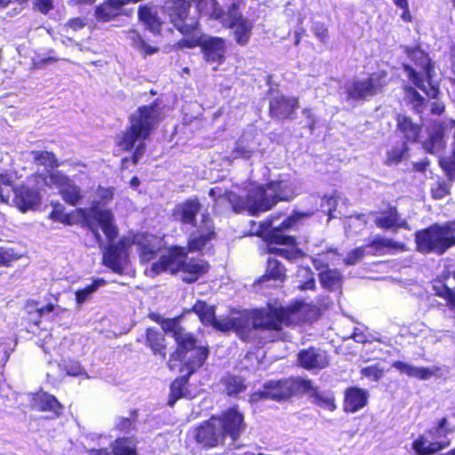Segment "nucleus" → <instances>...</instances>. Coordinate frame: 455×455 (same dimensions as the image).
<instances>
[{
  "instance_id": "1",
  "label": "nucleus",
  "mask_w": 455,
  "mask_h": 455,
  "mask_svg": "<svg viewBox=\"0 0 455 455\" xmlns=\"http://www.w3.org/2000/svg\"><path fill=\"white\" fill-rule=\"evenodd\" d=\"M298 188V182L294 180L271 181L266 186L250 189L245 198L230 194L228 199L235 212L247 211L251 215H256L270 210L279 201L291 200Z\"/></svg>"
},
{
  "instance_id": "2",
  "label": "nucleus",
  "mask_w": 455,
  "mask_h": 455,
  "mask_svg": "<svg viewBox=\"0 0 455 455\" xmlns=\"http://www.w3.org/2000/svg\"><path fill=\"white\" fill-rule=\"evenodd\" d=\"M161 110L156 104L140 107L131 116L130 127L122 133L117 142L121 149L132 151V164H136L146 152L145 140L160 121Z\"/></svg>"
},
{
  "instance_id": "3",
  "label": "nucleus",
  "mask_w": 455,
  "mask_h": 455,
  "mask_svg": "<svg viewBox=\"0 0 455 455\" xmlns=\"http://www.w3.org/2000/svg\"><path fill=\"white\" fill-rule=\"evenodd\" d=\"M319 315L320 310L316 306L296 301L287 307L257 310L252 316V323L257 328L279 331L283 325L289 326L315 321Z\"/></svg>"
},
{
  "instance_id": "4",
  "label": "nucleus",
  "mask_w": 455,
  "mask_h": 455,
  "mask_svg": "<svg viewBox=\"0 0 455 455\" xmlns=\"http://www.w3.org/2000/svg\"><path fill=\"white\" fill-rule=\"evenodd\" d=\"M307 216H309L307 213H295L280 224H275L280 218V215H276L261 222L259 232L266 235L268 242L267 252L277 254L288 260L303 257V252L296 247L295 238L284 235L283 231L291 228L300 219Z\"/></svg>"
},
{
  "instance_id": "5",
  "label": "nucleus",
  "mask_w": 455,
  "mask_h": 455,
  "mask_svg": "<svg viewBox=\"0 0 455 455\" xmlns=\"http://www.w3.org/2000/svg\"><path fill=\"white\" fill-rule=\"evenodd\" d=\"M114 193L111 188L100 187L96 191L95 198L89 208L78 209L79 214L84 218L89 229L97 240L100 246L102 245V237L99 232L100 227L109 242L117 236V227L114 222V214L111 211L100 209V205H106L113 199Z\"/></svg>"
},
{
  "instance_id": "6",
  "label": "nucleus",
  "mask_w": 455,
  "mask_h": 455,
  "mask_svg": "<svg viewBox=\"0 0 455 455\" xmlns=\"http://www.w3.org/2000/svg\"><path fill=\"white\" fill-rule=\"evenodd\" d=\"M183 248H173L168 251L167 254L161 255L160 260L151 265L147 269L148 275H157L163 271L180 273V278L187 283L196 281L207 271L208 265L198 259H188Z\"/></svg>"
},
{
  "instance_id": "7",
  "label": "nucleus",
  "mask_w": 455,
  "mask_h": 455,
  "mask_svg": "<svg viewBox=\"0 0 455 455\" xmlns=\"http://www.w3.org/2000/svg\"><path fill=\"white\" fill-rule=\"evenodd\" d=\"M417 249L423 253L443 254L455 245V220L443 224H433L416 233Z\"/></svg>"
},
{
  "instance_id": "8",
  "label": "nucleus",
  "mask_w": 455,
  "mask_h": 455,
  "mask_svg": "<svg viewBox=\"0 0 455 455\" xmlns=\"http://www.w3.org/2000/svg\"><path fill=\"white\" fill-rule=\"evenodd\" d=\"M209 4L212 10L209 12V17L220 20L227 28H234L233 34L236 44L242 46L246 45L250 41L253 24L240 13L239 4L232 2L225 12L219 6L216 0H210Z\"/></svg>"
},
{
  "instance_id": "9",
  "label": "nucleus",
  "mask_w": 455,
  "mask_h": 455,
  "mask_svg": "<svg viewBox=\"0 0 455 455\" xmlns=\"http://www.w3.org/2000/svg\"><path fill=\"white\" fill-rule=\"evenodd\" d=\"M408 56L419 67V70H416L405 66L410 80L427 95L435 98L438 94V88L431 81L433 66L430 59L423 51L417 48L408 51Z\"/></svg>"
},
{
  "instance_id": "10",
  "label": "nucleus",
  "mask_w": 455,
  "mask_h": 455,
  "mask_svg": "<svg viewBox=\"0 0 455 455\" xmlns=\"http://www.w3.org/2000/svg\"><path fill=\"white\" fill-rule=\"evenodd\" d=\"M387 84V74L385 71L371 73L366 79H355L346 83L344 88L347 99L365 100L381 92Z\"/></svg>"
},
{
  "instance_id": "11",
  "label": "nucleus",
  "mask_w": 455,
  "mask_h": 455,
  "mask_svg": "<svg viewBox=\"0 0 455 455\" xmlns=\"http://www.w3.org/2000/svg\"><path fill=\"white\" fill-rule=\"evenodd\" d=\"M36 178L46 186L58 188L62 199L70 205H76L83 198L81 188L59 171H52Z\"/></svg>"
},
{
  "instance_id": "12",
  "label": "nucleus",
  "mask_w": 455,
  "mask_h": 455,
  "mask_svg": "<svg viewBox=\"0 0 455 455\" xmlns=\"http://www.w3.org/2000/svg\"><path fill=\"white\" fill-rule=\"evenodd\" d=\"M191 339V345L178 346L176 354L171 356L172 360L180 359L184 362L188 376L203 366L209 355L208 347L197 341L192 334Z\"/></svg>"
},
{
  "instance_id": "13",
  "label": "nucleus",
  "mask_w": 455,
  "mask_h": 455,
  "mask_svg": "<svg viewBox=\"0 0 455 455\" xmlns=\"http://www.w3.org/2000/svg\"><path fill=\"white\" fill-rule=\"evenodd\" d=\"M188 7L186 0H172L166 5L172 23L182 34H188L198 26L196 18L188 16Z\"/></svg>"
},
{
  "instance_id": "14",
  "label": "nucleus",
  "mask_w": 455,
  "mask_h": 455,
  "mask_svg": "<svg viewBox=\"0 0 455 455\" xmlns=\"http://www.w3.org/2000/svg\"><path fill=\"white\" fill-rule=\"evenodd\" d=\"M298 389L295 379H286L282 380H271L264 385L263 391L254 393L251 400L257 402L260 399L283 400L292 395Z\"/></svg>"
},
{
  "instance_id": "15",
  "label": "nucleus",
  "mask_w": 455,
  "mask_h": 455,
  "mask_svg": "<svg viewBox=\"0 0 455 455\" xmlns=\"http://www.w3.org/2000/svg\"><path fill=\"white\" fill-rule=\"evenodd\" d=\"M449 128L454 129L452 156L455 157V120L435 122L429 131V139L423 143L424 149L431 154L440 153L445 147L444 132Z\"/></svg>"
},
{
  "instance_id": "16",
  "label": "nucleus",
  "mask_w": 455,
  "mask_h": 455,
  "mask_svg": "<svg viewBox=\"0 0 455 455\" xmlns=\"http://www.w3.org/2000/svg\"><path fill=\"white\" fill-rule=\"evenodd\" d=\"M215 419L223 432L224 437L229 436L232 440H236L246 428L243 415L235 408L229 409L215 417Z\"/></svg>"
},
{
  "instance_id": "17",
  "label": "nucleus",
  "mask_w": 455,
  "mask_h": 455,
  "mask_svg": "<svg viewBox=\"0 0 455 455\" xmlns=\"http://www.w3.org/2000/svg\"><path fill=\"white\" fill-rule=\"evenodd\" d=\"M201 50L206 62L220 65L225 60L226 40L219 36H202Z\"/></svg>"
},
{
  "instance_id": "18",
  "label": "nucleus",
  "mask_w": 455,
  "mask_h": 455,
  "mask_svg": "<svg viewBox=\"0 0 455 455\" xmlns=\"http://www.w3.org/2000/svg\"><path fill=\"white\" fill-rule=\"evenodd\" d=\"M10 179V192L7 200L1 201L2 203H8L10 199L11 193L12 192L14 196L12 199V203L14 205L20 209L21 212H26L28 210L33 209L36 205H37L41 200L40 194L37 190L29 188L25 186L19 187L15 189L12 188V179L10 176L5 174Z\"/></svg>"
},
{
  "instance_id": "19",
  "label": "nucleus",
  "mask_w": 455,
  "mask_h": 455,
  "mask_svg": "<svg viewBox=\"0 0 455 455\" xmlns=\"http://www.w3.org/2000/svg\"><path fill=\"white\" fill-rule=\"evenodd\" d=\"M196 441L207 447H215L224 441L223 432H221L215 417L204 421L195 430Z\"/></svg>"
},
{
  "instance_id": "20",
  "label": "nucleus",
  "mask_w": 455,
  "mask_h": 455,
  "mask_svg": "<svg viewBox=\"0 0 455 455\" xmlns=\"http://www.w3.org/2000/svg\"><path fill=\"white\" fill-rule=\"evenodd\" d=\"M298 361L301 367L309 371H320L329 364L327 353L316 347L301 350L298 354Z\"/></svg>"
},
{
  "instance_id": "21",
  "label": "nucleus",
  "mask_w": 455,
  "mask_h": 455,
  "mask_svg": "<svg viewBox=\"0 0 455 455\" xmlns=\"http://www.w3.org/2000/svg\"><path fill=\"white\" fill-rule=\"evenodd\" d=\"M197 232L198 234H193L188 241V250L190 251L202 250L214 236L213 224L208 214L203 213L201 215V223L197 227Z\"/></svg>"
},
{
  "instance_id": "22",
  "label": "nucleus",
  "mask_w": 455,
  "mask_h": 455,
  "mask_svg": "<svg viewBox=\"0 0 455 455\" xmlns=\"http://www.w3.org/2000/svg\"><path fill=\"white\" fill-rule=\"evenodd\" d=\"M133 244L137 246L140 260L148 262L160 251L161 241L153 235L137 234L133 236Z\"/></svg>"
},
{
  "instance_id": "23",
  "label": "nucleus",
  "mask_w": 455,
  "mask_h": 455,
  "mask_svg": "<svg viewBox=\"0 0 455 455\" xmlns=\"http://www.w3.org/2000/svg\"><path fill=\"white\" fill-rule=\"evenodd\" d=\"M257 310L250 313L247 316H238V317H232V318H225V319H216L212 323V325L221 331H228L230 330L234 331H243L246 329H250L251 327L252 329L258 330L259 328L255 327L252 323V316L254 313ZM261 330H264L263 328H260Z\"/></svg>"
},
{
  "instance_id": "24",
  "label": "nucleus",
  "mask_w": 455,
  "mask_h": 455,
  "mask_svg": "<svg viewBox=\"0 0 455 455\" xmlns=\"http://www.w3.org/2000/svg\"><path fill=\"white\" fill-rule=\"evenodd\" d=\"M299 108L297 98H287L283 95H277L269 101V111L272 116L284 118L288 117Z\"/></svg>"
},
{
  "instance_id": "25",
  "label": "nucleus",
  "mask_w": 455,
  "mask_h": 455,
  "mask_svg": "<svg viewBox=\"0 0 455 455\" xmlns=\"http://www.w3.org/2000/svg\"><path fill=\"white\" fill-rule=\"evenodd\" d=\"M369 398L367 390L359 387H349L346 390L344 400V411L356 412L366 406Z\"/></svg>"
},
{
  "instance_id": "26",
  "label": "nucleus",
  "mask_w": 455,
  "mask_h": 455,
  "mask_svg": "<svg viewBox=\"0 0 455 455\" xmlns=\"http://www.w3.org/2000/svg\"><path fill=\"white\" fill-rule=\"evenodd\" d=\"M201 210V204L196 198L187 200L177 205L174 211V217L185 224H191L198 227L196 221V216Z\"/></svg>"
},
{
  "instance_id": "27",
  "label": "nucleus",
  "mask_w": 455,
  "mask_h": 455,
  "mask_svg": "<svg viewBox=\"0 0 455 455\" xmlns=\"http://www.w3.org/2000/svg\"><path fill=\"white\" fill-rule=\"evenodd\" d=\"M126 260L124 246L111 244L103 254V263L116 273H122Z\"/></svg>"
},
{
  "instance_id": "28",
  "label": "nucleus",
  "mask_w": 455,
  "mask_h": 455,
  "mask_svg": "<svg viewBox=\"0 0 455 455\" xmlns=\"http://www.w3.org/2000/svg\"><path fill=\"white\" fill-rule=\"evenodd\" d=\"M30 406L38 411H52L55 415H60L62 410V405L53 395L44 392L32 395Z\"/></svg>"
},
{
  "instance_id": "29",
  "label": "nucleus",
  "mask_w": 455,
  "mask_h": 455,
  "mask_svg": "<svg viewBox=\"0 0 455 455\" xmlns=\"http://www.w3.org/2000/svg\"><path fill=\"white\" fill-rule=\"evenodd\" d=\"M124 4V0H106L97 6L95 17L99 21H109L121 13Z\"/></svg>"
},
{
  "instance_id": "30",
  "label": "nucleus",
  "mask_w": 455,
  "mask_h": 455,
  "mask_svg": "<svg viewBox=\"0 0 455 455\" xmlns=\"http://www.w3.org/2000/svg\"><path fill=\"white\" fill-rule=\"evenodd\" d=\"M393 367L398 370L401 373L406 374L409 377H413L419 379H429L435 375V371L427 367H416L412 364L395 361L393 363Z\"/></svg>"
},
{
  "instance_id": "31",
  "label": "nucleus",
  "mask_w": 455,
  "mask_h": 455,
  "mask_svg": "<svg viewBox=\"0 0 455 455\" xmlns=\"http://www.w3.org/2000/svg\"><path fill=\"white\" fill-rule=\"evenodd\" d=\"M413 450L419 455H430L445 448V443L434 442L427 432L419 435L412 443Z\"/></svg>"
},
{
  "instance_id": "32",
  "label": "nucleus",
  "mask_w": 455,
  "mask_h": 455,
  "mask_svg": "<svg viewBox=\"0 0 455 455\" xmlns=\"http://www.w3.org/2000/svg\"><path fill=\"white\" fill-rule=\"evenodd\" d=\"M162 328L164 331L172 333V337L175 339L178 346L192 344L191 333L186 331L184 328L180 325L178 320L169 319L163 323Z\"/></svg>"
},
{
  "instance_id": "33",
  "label": "nucleus",
  "mask_w": 455,
  "mask_h": 455,
  "mask_svg": "<svg viewBox=\"0 0 455 455\" xmlns=\"http://www.w3.org/2000/svg\"><path fill=\"white\" fill-rule=\"evenodd\" d=\"M375 224L380 228L397 229L398 228L406 227L407 223L402 220L395 209L390 210L388 212L382 214L375 219Z\"/></svg>"
},
{
  "instance_id": "34",
  "label": "nucleus",
  "mask_w": 455,
  "mask_h": 455,
  "mask_svg": "<svg viewBox=\"0 0 455 455\" xmlns=\"http://www.w3.org/2000/svg\"><path fill=\"white\" fill-rule=\"evenodd\" d=\"M453 430L449 427L446 418L440 419L438 424L427 431L429 437L436 443H445V448L451 444V441L447 438L448 435Z\"/></svg>"
},
{
  "instance_id": "35",
  "label": "nucleus",
  "mask_w": 455,
  "mask_h": 455,
  "mask_svg": "<svg viewBox=\"0 0 455 455\" xmlns=\"http://www.w3.org/2000/svg\"><path fill=\"white\" fill-rule=\"evenodd\" d=\"M139 18L145 26L154 33L160 30L162 21L157 15V12L153 8L142 6L139 9Z\"/></svg>"
},
{
  "instance_id": "36",
  "label": "nucleus",
  "mask_w": 455,
  "mask_h": 455,
  "mask_svg": "<svg viewBox=\"0 0 455 455\" xmlns=\"http://www.w3.org/2000/svg\"><path fill=\"white\" fill-rule=\"evenodd\" d=\"M319 281L329 291L338 290L342 284V275L338 269H326L319 274Z\"/></svg>"
},
{
  "instance_id": "37",
  "label": "nucleus",
  "mask_w": 455,
  "mask_h": 455,
  "mask_svg": "<svg viewBox=\"0 0 455 455\" xmlns=\"http://www.w3.org/2000/svg\"><path fill=\"white\" fill-rule=\"evenodd\" d=\"M396 120L397 127L405 138L409 140L416 141L420 132V127L404 115H398Z\"/></svg>"
},
{
  "instance_id": "38",
  "label": "nucleus",
  "mask_w": 455,
  "mask_h": 455,
  "mask_svg": "<svg viewBox=\"0 0 455 455\" xmlns=\"http://www.w3.org/2000/svg\"><path fill=\"white\" fill-rule=\"evenodd\" d=\"M298 289L301 291L315 290V280L314 272L307 267H300L297 271Z\"/></svg>"
},
{
  "instance_id": "39",
  "label": "nucleus",
  "mask_w": 455,
  "mask_h": 455,
  "mask_svg": "<svg viewBox=\"0 0 455 455\" xmlns=\"http://www.w3.org/2000/svg\"><path fill=\"white\" fill-rule=\"evenodd\" d=\"M286 277V268L275 259L268 258L266 274L263 280L274 279L283 281Z\"/></svg>"
},
{
  "instance_id": "40",
  "label": "nucleus",
  "mask_w": 455,
  "mask_h": 455,
  "mask_svg": "<svg viewBox=\"0 0 455 455\" xmlns=\"http://www.w3.org/2000/svg\"><path fill=\"white\" fill-rule=\"evenodd\" d=\"M112 455H137L136 444L131 438H119L112 445Z\"/></svg>"
},
{
  "instance_id": "41",
  "label": "nucleus",
  "mask_w": 455,
  "mask_h": 455,
  "mask_svg": "<svg viewBox=\"0 0 455 455\" xmlns=\"http://www.w3.org/2000/svg\"><path fill=\"white\" fill-rule=\"evenodd\" d=\"M106 281L103 279H95L93 282L83 289L76 291V301L78 306L87 302L92 299V296L98 289L105 285Z\"/></svg>"
},
{
  "instance_id": "42",
  "label": "nucleus",
  "mask_w": 455,
  "mask_h": 455,
  "mask_svg": "<svg viewBox=\"0 0 455 455\" xmlns=\"http://www.w3.org/2000/svg\"><path fill=\"white\" fill-rule=\"evenodd\" d=\"M192 310L197 315L204 324L212 325L215 321L214 307L207 305L205 302L197 301Z\"/></svg>"
},
{
  "instance_id": "43",
  "label": "nucleus",
  "mask_w": 455,
  "mask_h": 455,
  "mask_svg": "<svg viewBox=\"0 0 455 455\" xmlns=\"http://www.w3.org/2000/svg\"><path fill=\"white\" fill-rule=\"evenodd\" d=\"M221 383L228 395H236L246 389L243 379L238 376H227L223 378Z\"/></svg>"
},
{
  "instance_id": "44",
  "label": "nucleus",
  "mask_w": 455,
  "mask_h": 455,
  "mask_svg": "<svg viewBox=\"0 0 455 455\" xmlns=\"http://www.w3.org/2000/svg\"><path fill=\"white\" fill-rule=\"evenodd\" d=\"M164 335L162 332L155 329H148L147 331V343L152 348L155 354H160L164 356L165 345L164 344Z\"/></svg>"
},
{
  "instance_id": "45",
  "label": "nucleus",
  "mask_w": 455,
  "mask_h": 455,
  "mask_svg": "<svg viewBox=\"0 0 455 455\" xmlns=\"http://www.w3.org/2000/svg\"><path fill=\"white\" fill-rule=\"evenodd\" d=\"M256 147L249 144L244 137H242L236 143L231 153L233 159L244 158L249 159L253 155Z\"/></svg>"
},
{
  "instance_id": "46",
  "label": "nucleus",
  "mask_w": 455,
  "mask_h": 455,
  "mask_svg": "<svg viewBox=\"0 0 455 455\" xmlns=\"http://www.w3.org/2000/svg\"><path fill=\"white\" fill-rule=\"evenodd\" d=\"M128 39L131 41L132 45L139 50L140 52L146 55H151L157 52V48L148 45L139 35L138 32L134 30H130L128 32Z\"/></svg>"
},
{
  "instance_id": "47",
  "label": "nucleus",
  "mask_w": 455,
  "mask_h": 455,
  "mask_svg": "<svg viewBox=\"0 0 455 455\" xmlns=\"http://www.w3.org/2000/svg\"><path fill=\"white\" fill-rule=\"evenodd\" d=\"M34 160L41 165L46 167H56L58 166V161L53 153L49 151H33L32 152Z\"/></svg>"
},
{
  "instance_id": "48",
  "label": "nucleus",
  "mask_w": 455,
  "mask_h": 455,
  "mask_svg": "<svg viewBox=\"0 0 455 455\" xmlns=\"http://www.w3.org/2000/svg\"><path fill=\"white\" fill-rule=\"evenodd\" d=\"M187 384V379L180 378L175 379L171 386V398L168 402L170 406H173L175 402L185 395L184 389Z\"/></svg>"
},
{
  "instance_id": "49",
  "label": "nucleus",
  "mask_w": 455,
  "mask_h": 455,
  "mask_svg": "<svg viewBox=\"0 0 455 455\" xmlns=\"http://www.w3.org/2000/svg\"><path fill=\"white\" fill-rule=\"evenodd\" d=\"M369 246L374 248L375 250H380L382 248L404 250L403 244L396 243L392 239L387 237H377L369 244Z\"/></svg>"
},
{
  "instance_id": "50",
  "label": "nucleus",
  "mask_w": 455,
  "mask_h": 455,
  "mask_svg": "<svg viewBox=\"0 0 455 455\" xmlns=\"http://www.w3.org/2000/svg\"><path fill=\"white\" fill-rule=\"evenodd\" d=\"M26 309L28 313H30L32 310H36L38 316L49 314L55 309L59 310L60 312H63L64 310L60 306L54 305L52 303H49L44 307H38V303L36 301H28L26 305Z\"/></svg>"
},
{
  "instance_id": "51",
  "label": "nucleus",
  "mask_w": 455,
  "mask_h": 455,
  "mask_svg": "<svg viewBox=\"0 0 455 455\" xmlns=\"http://www.w3.org/2000/svg\"><path fill=\"white\" fill-rule=\"evenodd\" d=\"M20 255L10 247H0V265L9 267L12 261L17 260Z\"/></svg>"
},
{
  "instance_id": "52",
  "label": "nucleus",
  "mask_w": 455,
  "mask_h": 455,
  "mask_svg": "<svg viewBox=\"0 0 455 455\" xmlns=\"http://www.w3.org/2000/svg\"><path fill=\"white\" fill-rule=\"evenodd\" d=\"M337 197V194L334 193V195L325 196L322 199L321 207L323 209V212H326L329 215L330 219L336 218L334 212L338 203Z\"/></svg>"
},
{
  "instance_id": "53",
  "label": "nucleus",
  "mask_w": 455,
  "mask_h": 455,
  "mask_svg": "<svg viewBox=\"0 0 455 455\" xmlns=\"http://www.w3.org/2000/svg\"><path fill=\"white\" fill-rule=\"evenodd\" d=\"M361 374L371 381H379L383 377L384 370L379 365H371L363 367L361 370Z\"/></svg>"
},
{
  "instance_id": "54",
  "label": "nucleus",
  "mask_w": 455,
  "mask_h": 455,
  "mask_svg": "<svg viewBox=\"0 0 455 455\" xmlns=\"http://www.w3.org/2000/svg\"><path fill=\"white\" fill-rule=\"evenodd\" d=\"M53 209L50 213V218L55 221L61 223L68 222V216L64 212V207L60 203L52 204Z\"/></svg>"
},
{
  "instance_id": "55",
  "label": "nucleus",
  "mask_w": 455,
  "mask_h": 455,
  "mask_svg": "<svg viewBox=\"0 0 455 455\" xmlns=\"http://www.w3.org/2000/svg\"><path fill=\"white\" fill-rule=\"evenodd\" d=\"M407 95H408V98L410 99L411 102L413 104L414 109L419 113L422 112L424 109V107H423L424 98L421 97L419 95V93L412 88H410L407 91Z\"/></svg>"
},
{
  "instance_id": "56",
  "label": "nucleus",
  "mask_w": 455,
  "mask_h": 455,
  "mask_svg": "<svg viewBox=\"0 0 455 455\" xmlns=\"http://www.w3.org/2000/svg\"><path fill=\"white\" fill-rule=\"evenodd\" d=\"M364 256V249L363 247L351 251L344 259L346 265H355L359 262Z\"/></svg>"
},
{
  "instance_id": "57",
  "label": "nucleus",
  "mask_w": 455,
  "mask_h": 455,
  "mask_svg": "<svg viewBox=\"0 0 455 455\" xmlns=\"http://www.w3.org/2000/svg\"><path fill=\"white\" fill-rule=\"evenodd\" d=\"M137 417V412H132V418H120L116 423V427L120 430L127 431L134 427V422Z\"/></svg>"
},
{
  "instance_id": "58",
  "label": "nucleus",
  "mask_w": 455,
  "mask_h": 455,
  "mask_svg": "<svg viewBox=\"0 0 455 455\" xmlns=\"http://www.w3.org/2000/svg\"><path fill=\"white\" fill-rule=\"evenodd\" d=\"M64 371L69 376H78L83 373V370L77 362H64L63 363Z\"/></svg>"
},
{
  "instance_id": "59",
  "label": "nucleus",
  "mask_w": 455,
  "mask_h": 455,
  "mask_svg": "<svg viewBox=\"0 0 455 455\" xmlns=\"http://www.w3.org/2000/svg\"><path fill=\"white\" fill-rule=\"evenodd\" d=\"M9 185L10 179L4 173H0V201L7 200L6 197L10 192Z\"/></svg>"
},
{
  "instance_id": "60",
  "label": "nucleus",
  "mask_w": 455,
  "mask_h": 455,
  "mask_svg": "<svg viewBox=\"0 0 455 455\" xmlns=\"http://www.w3.org/2000/svg\"><path fill=\"white\" fill-rule=\"evenodd\" d=\"M34 6L42 13H47L53 7L52 0H33Z\"/></svg>"
},
{
  "instance_id": "61",
  "label": "nucleus",
  "mask_w": 455,
  "mask_h": 455,
  "mask_svg": "<svg viewBox=\"0 0 455 455\" xmlns=\"http://www.w3.org/2000/svg\"><path fill=\"white\" fill-rule=\"evenodd\" d=\"M84 26H85V21H84V19H82V18H75V19L69 20L66 23L65 28H70V29H72L74 31H76L78 29L83 28Z\"/></svg>"
},
{
  "instance_id": "62",
  "label": "nucleus",
  "mask_w": 455,
  "mask_h": 455,
  "mask_svg": "<svg viewBox=\"0 0 455 455\" xmlns=\"http://www.w3.org/2000/svg\"><path fill=\"white\" fill-rule=\"evenodd\" d=\"M364 215H359L356 217H349L347 225L349 228L355 227L359 229L363 228L366 225V220H364Z\"/></svg>"
},
{
  "instance_id": "63",
  "label": "nucleus",
  "mask_w": 455,
  "mask_h": 455,
  "mask_svg": "<svg viewBox=\"0 0 455 455\" xmlns=\"http://www.w3.org/2000/svg\"><path fill=\"white\" fill-rule=\"evenodd\" d=\"M201 43H202V36L196 37V38H191V39H182L180 42V45L181 47H186V48H195L196 46L201 47Z\"/></svg>"
},
{
  "instance_id": "64",
  "label": "nucleus",
  "mask_w": 455,
  "mask_h": 455,
  "mask_svg": "<svg viewBox=\"0 0 455 455\" xmlns=\"http://www.w3.org/2000/svg\"><path fill=\"white\" fill-rule=\"evenodd\" d=\"M444 297L448 301L447 305L450 307V309L455 311V293L451 290L447 289L445 291Z\"/></svg>"
}]
</instances>
